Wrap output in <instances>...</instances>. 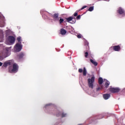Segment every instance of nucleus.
Segmentation results:
<instances>
[{
	"label": "nucleus",
	"mask_w": 125,
	"mask_h": 125,
	"mask_svg": "<svg viewBox=\"0 0 125 125\" xmlns=\"http://www.w3.org/2000/svg\"><path fill=\"white\" fill-rule=\"evenodd\" d=\"M4 21H5L4 20V17L2 15H0V22L1 23H4Z\"/></svg>",
	"instance_id": "2eb2a0df"
},
{
	"label": "nucleus",
	"mask_w": 125,
	"mask_h": 125,
	"mask_svg": "<svg viewBox=\"0 0 125 125\" xmlns=\"http://www.w3.org/2000/svg\"><path fill=\"white\" fill-rule=\"evenodd\" d=\"M60 115H61V113H59L58 114H57V117H59V116H60Z\"/></svg>",
	"instance_id": "c756f323"
},
{
	"label": "nucleus",
	"mask_w": 125,
	"mask_h": 125,
	"mask_svg": "<svg viewBox=\"0 0 125 125\" xmlns=\"http://www.w3.org/2000/svg\"><path fill=\"white\" fill-rule=\"evenodd\" d=\"M98 83L100 85L103 83V78L100 77L98 79Z\"/></svg>",
	"instance_id": "a211bd4d"
},
{
	"label": "nucleus",
	"mask_w": 125,
	"mask_h": 125,
	"mask_svg": "<svg viewBox=\"0 0 125 125\" xmlns=\"http://www.w3.org/2000/svg\"><path fill=\"white\" fill-rule=\"evenodd\" d=\"M109 90L111 93H118V92H120L121 89L119 87H110Z\"/></svg>",
	"instance_id": "f03ea898"
},
{
	"label": "nucleus",
	"mask_w": 125,
	"mask_h": 125,
	"mask_svg": "<svg viewBox=\"0 0 125 125\" xmlns=\"http://www.w3.org/2000/svg\"><path fill=\"white\" fill-rule=\"evenodd\" d=\"M77 38L78 39H82V35H77Z\"/></svg>",
	"instance_id": "c85d7f7f"
},
{
	"label": "nucleus",
	"mask_w": 125,
	"mask_h": 125,
	"mask_svg": "<svg viewBox=\"0 0 125 125\" xmlns=\"http://www.w3.org/2000/svg\"><path fill=\"white\" fill-rule=\"evenodd\" d=\"M86 7H87V6H83L82 8H81V9H80L79 10H77L73 14V16H74V17H76V16H78V13L79 11H81V10H83V9H84V8H86Z\"/></svg>",
	"instance_id": "423d86ee"
},
{
	"label": "nucleus",
	"mask_w": 125,
	"mask_h": 125,
	"mask_svg": "<svg viewBox=\"0 0 125 125\" xmlns=\"http://www.w3.org/2000/svg\"><path fill=\"white\" fill-rule=\"evenodd\" d=\"M83 69L82 68H79L78 70L79 73H83Z\"/></svg>",
	"instance_id": "a878e982"
},
{
	"label": "nucleus",
	"mask_w": 125,
	"mask_h": 125,
	"mask_svg": "<svg viewBox=\"0 0 125 125\" xmlns=\"http://www.w3.org/2000/svg\"><path fill=\"white\" fill-rule=\"evenodd\" d=\"M85 45L86 47V51L89 50V43H88V42H85Z\"/></svg>",
	"instance_id": "f3484780"
},
{
	"label": "nucleus",
	"mask_w": 125,
	"mask_h": 125,
	"mask_svg": "<svg viewBox=\"0 0 125 125\" xmlns=\"http://www.w3.org/2000/svg\"><path fill=\"white\" fill-rule=\"evenodd\" d=\"M84 56L86 58V57H87V56H88V52H85L84 53Z\"/></svg>",
	"instance_id": "bb28decb"
},
{
	"label": "nucleus",
	"mask_w": 125,
	"mask_h": 125,
	"mask_svg": "<svg viewBox=\"0 0 125 125\" xmlns=\"http://www.w3.org/2000/svg\"><path fill=\"white\" fill-rule=\"evenodd\" d=\"M75 17H76V20H80L81 19V18L82 17V15H77V16H76Z\"/></svg>",
	"instance_id": "b1692460"
},
{
	"label": "nucleus",
	"mask_w": 125,
	"mask_h": 125,
	"mask_svg": "<svg viewBox=\"0 0 125 125\" xmlns=\"http://www.w3.org/2000/svg\"><path fill=\"white\" fill-rule=\"evenodd\" d=\"M90 61L91 63H92V64H93V65H94V66H97V65H98V63H97V62L93 61V60H92V59H90Z\"/></svg>",
	"instance_id": "dca6fc26"
},
{
	"label": "nucleus",
	"mask_w": 125,
	"mask_h": 125,
	"mask_svg": "<svg viewBox=\"0 0 125 125\" xmlns=\"http://www.w3.org/2000/svg\"><path fill=\"white\" fill-rule=\"evenodd\" d=\"M111 96V95L110 94H104L103 95V98L105 100H107V99H109Z\"/></svg>",
	"instance_id": "ddd939ff"
},
{
	"label": "nucleus",
	"mask_w": 125,
	"mask_h": 125,
	"mask_svg": "<svg viewBox=\"0 0 125 125\" xmlns=\"http://www.w3.org/2000/svg\"><path fill=\"white\" fill-rule=\"evenodd\" d=\"M95 81V77L94 76L92 77L90 79H87L88 86L89 88L93 89L94 88V82Z\"/></svg>",
	"instance_id": "f257e3e1"
},
{
	"label": "nucleus",
	"mask_w": 125,
	"mask_h": 125,
	"mask_svg": "<svg viewBox=\"0 0 125 125\" xmlns=\"http://www.w3.org/2000/svg\"><path fill=\"white\" fill-rule=\"evenodd\" d=\"M113 49L114 51H120L121 50V46L120 45L114 46Z\"/></svg>",
	"instance_id": "1a4fd4ad"
},
{
	"label": "nucleus",
	"mask_w": 125,
	"mask_h": 125,
	"mask_svg": "<svg viewBox=\"0 0 125 125\" xmlns=\"http://www.w3.org/2000/svg\"><path fill=\"white\" fill-rule=\"evenodd\" d=\"M67 22H70V21H72L71 22L72 24H75L76 23V19L74 17H70L69 18H65ZM73 19H74V21H73Z\"/></svg>",
	"instance_id": "20e7f679"
},
{
	"label": "nucleus",
	"mask_w": 125,
	"mask_h": 125,
	"mask_svg": "<svg viewBox=\"0 0 125 125\" xmlns=\"http://www.w3.org/2000/svg\"><path fill=\"white\" fill-rule=\"evenodd\" d=\"M117 12L119 14H123V15L125 14V11L124 10V9H123V8H122V7H119L118 8V10H117Z\"/></svg>",
	"instance_id": "9d476101"
},
{
	"label": "nucleus",
	"mask_w": 125,
	"mask_h": 125,
	"mask_svg": "<svg viewBox=\"0 0 125 125\" xmlns=\"http://www.w3.org/2000/svg\"><path fill=\"white\" fill-rule=\"evenodd\" d=\"M18 65L17 63H14L13 65V69H12V72H17L18 71Z\"/></svg>",
	"instance_id": "0eeeda50"
},
{
	"label": "nucleus",
	"mask_w": 125,
	"mask_h": 125,
	"mask_svg": "<svg viewBox=\"0 0 125 125\" xmlns=\"http://www.w3.org/2000/svg\"><path fill=\"white\" fill-rule=\"evenodd\" d=\"M109 84H110V82L109 81H106V82L105 83L106 88H107Z\"/></svg>",
	"instance_id": "4be33fe9"
},
{
	"label": "nucleus",
	"mask_w": 125,
	"mask_h": 125,
	"mask_svg": "<svg viewBox=\"0 0 125 125\" xmlns=\"http://www.w3.org/2000/svg\"><path fill=\"white\" fill-rule=\"evenodd\" d=\"M11 65V62L10 61H7L6 62H4L3 67H7V66H10Z\"/></svg>",
	"instance_id": "4468645a"
},
{
	"label": "nucleus",
	"mask_w": 125,
	"mask_h": 125,
	"mask_svg": "<svg viewBox=\"0 0 125 125\" xmlns=\"http://www.w3.org/2000/svg\"><path fill=\"white\" fill-rule=\"evenodd\" d=\"M17 41H18L19 42H20V43H21V37H19L17 38Z\"/></svg>",
	"instance_id": "393cba45"
},
{
	"label": "nucleus",
	"mask_w": 125,
	"mask_h": 125,
	"mask_svg": "<svg viewBox=\"0 0 125 125\" xmlns=\"http://www.w3.org/2000/svg\"><path fill=\"white\" fill-rule=\"evenodd\" d=\"M83 76H86V69L85 68V67H83Z\"/></svg>",
	"instance_id": "aec40b11"
},
{
	"label": "nucleus",
	"mask_w": 125,
	"mask_h": 125,
	"mask_svg": "<svg viewBox=\"0 0 125 125\" xmlns=\"http://www.w3.org/2000/svg\"><path fill=\"white\" fill-rule=\"evenodd\" d=\"M66 115H67L66 114H65V113H62V118H64V117H66Z\"/></svg>",
	"instance_id": "cd10ccee"
},
{
	"label": "nucleus",
	"mask_w": 125,
	"mask_h": 125,
	"mask_svg": "<svg viewBox=\"0 0 125 125\" xmlns=\"http://www.w3.org/2000/svg\"><path fill=\"white\" fill-rule=\"evenodd\" d=\"M24 56L25 54L21 52L17 55V58H18V59H22Z\"/></svg>",
	"instance_id": "6e6552de"
},
{
	"label": "nucleus",
	"mask_w": 125,
	"mask_h": 125,
	"mask_svg": "<svg viewBox=\"0 0 125 125\" xmlns=\"http://www.w3.org/2000/svg\"><path fill=\"white\" fill-rule=\"evenodd\" d=\"M1 66H2V62H0V67Z\"/></svg>",
	"instance_id": "7c9ffc66"
},
{
	"label": "nucleus",
	"mask_w": 125,
	"mask_h": 125,
	"mask_svg": "<svg viewBox=\"0 0 125 125\" xmlns=\"http://www.w3.org/2000/svg\"><path fill=\"white\" fill-rule=\"evenodd\" d=\"M8 41L11 43H14L15 42V38L13 36H9L8 38Z\"/></svg>",
	"instance_id": "39448f33"
},
{
	"label": "nucleus",
	"mask_w": 125,
	"mask_h": 125,
	"mask_svg": "<svg viewBox=\"0 0 125 125\" xmlns=\"http://www.w3.org/2000/svg\"><path fill=\"white\" fill-rule=\"evenodd\" d=\"M94 9V6H91L89 8V9H88V11H90V12L93 11Z\"/></svg>",
	"instance_id": "412c9836"
},
{
	"label": "nucleus",
	"mask_w": 125,
	"mask_h": 125,
	"mask_svg": "<svg viewBox=\"0 0 125 125\" xmlns=\"http://www.w3.org/2000/svg\"><path fill=\"white\" fill-rule=\"evenodd\" d=\"M102 118H103V117H101V119H102Z\"/></svg>",
	"instance_id": "2f4dec72"
},
{
	"label": "nucleus",
	"mask_w": 125,
	"mask_h": 125,
	"mask_svg": "<svg viewBox=\"0 0 125 125\" xmlns=\"http://www.w3.org/2000/svg\"><path fill=\"white\" fill-rule=\"evenodd\" d=\"M59 14H54V15H52V17L55 19V20H59Z\"/></svg>",
	"instance_id": "9b49d317"
},
{
	"label": "nucleus",
	"mask_w": 125,
	"mask_h": 125,
	"mask_svg": "<svg viewBox=\"0 0 125 125\" xmlns=\"http://www.w3.org/2000/svg\"><path fill=\"white\" fill-rule=\"evenodd\" d=\"M63 22H64V19H63L61 18H60V20H59L60 24H62V23H63Z\"/></svg>",
	"instance_id": "5701e85b"
},
{
	"label": "nucleus",
	"mask_w": 125,
	"mask_h": 125,
	"mask_svg": "<svg viewBox=\"0 0 125 125\" xmlns=\"http://www.w3.org/2000/svg\"><path fill=\"white\" fill-rule=\"evenodd\" d=\"M60 33L61 35H62V36H65V35H66L67 33V31H66V30L64 29L63 28H62L60 30Z\"/></svg>",
	"instance_id": "f8f14e48"
},
{
	"label": "nucleus",
	"mask_w": 125,
	"mask_h": 125,
	"mask_svg": "<svg viewBox=\"0 0 125 125\" xmlns=\"http://www.w3.org/2000/svg\"><path fill=\"white\" fill-rule=\"evenodd\" d=\"M103 89V86H102V85H101L100 86L96 88V91H99L100 90H101V89Z\"/></svg>",
	"instance_id": "6ab92c4d"
},
{
	"label": "nucleus",
	"mask_w": 125,
	"mask_h": 125,
	"mask_svg": "<svg viewBox=\"0 0 125 125\" xmlns=\"http://www.w3.org/2000/svg\"><path fill=\"white\" fill-rule=\"evenodd\" d=\"M22 49V45L21 43H17L15 46V50L16 52H20Z\"/></svg>",
	"instance_id": "7ed1b4c3"
}]
</instances>
